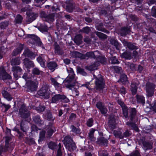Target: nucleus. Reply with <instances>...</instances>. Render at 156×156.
I'll return each instance as SVG.
<instances>
[{
  "mask_svg": "<svg viewBox=\"0 0 156 156\" xmlns=\"http://www.w3.org/2000/svg\"><path fill=\"white\" fill-rule=\"evenodd\" d=\"M67 70L69 75L63 82L64 86L67 88L72 90L73 93H76V96H78L79 94V92L77 89L74 87L77 82L75 77V75L73 70L70 68L67 69Z\"/></svg>",
  "mask_w": 156,
  "mask_h": 156,
  "instance_id": "f257e3e1",
  "label": "nucleus"
},
{
  "mask_svg": "<svg viewBox=\"0 0 156 156\" xmlns=\"http://www.w3.org/2000/svg\"><path fill=\"white\" fill-rule=\"evenodd\" d=\"M69 101V99L64 95L57 94L54 95L51 98L52 103H58L59 102L68 103Z\"/></svg>",
  "mask_w": 156,
  "mask_h": 156,
  "instance_id": "f03ea898",
  "label": "nucleus"
},
{
  "mask_svg": "<svg viewBox=\"0 0 156 156\" xmlns=\"http://www.w3.org/2000/svg\"><path fill=\"white\" fill-rule=\"evenodd\" d=\"M94 78L96 79L95 82V88L97 90H100L104 87L105 83L104 79L101 75H98L97 77L94 75Z\"/></svg>",
  "mask_w": 156,
  "mask_h": 156,
  "instance_id": "7ed1b4c3",
  "label": "nucleus"
},
{
  "mask_svg": "<svg viewBox=\"0 0 156 156\" xmlns=\"http://www.w3.org/2000/svg\"><path fill=\"white\" fill-rule=\"evenodd\" d=\"M27 36L30 38L29 41L31 43L36 44L39 46L43 48H44L40 38L34 34H28Z\"/></svg>",
  "mask_w": 156,
  "mask_h": 156,
  "instance_id": "20e7f679",
  "label": "nucleus"
},
{
  "mask_svg": "<svg viewBox=\"0 0 156 156\" xmlns=\"http://www.w3.org/2000/svg\"><path fill=\"white\" fill-rule=\"evenodd\" d=\"M50 89L48 85L44 86L38 92V94L45 99H48L50 97Z\"/></svg>",
  "mask_w": 156,
  "mask_h": 156,
  "instance_id": "39448f33",
  "label": "nucleus"
},
{
  "mask_svg": "<svg viewBox=\"0 0 156 156\" xmlns=\"http://www.w3.org/2000/svg\"><path fill=\"white\" fill-rule=\"evenodd\" d=\"M40 16L45 21L49 23L53 22L55 20V15L53 13H47L44 11H42L40 13Z\"/></svg>",
  "mask_w": 156,
  "mask_h": 156,
  "instance_id": "423d86ee",
  "label": "nucleus"
},
{
  "mask_svg": "<svg viewBox=\"0 0 156 156\" xmlns=\"http://www.w3.org/2000/svg\"><path fill=\"white\" fill-rule=\"evenodd\" d=\"M19 115L21 117L24 119L27 118L30 116V112L24 104L21 105L19 109Z\"/></svg>",
  "mask_w": 156,
  "mask_h": 156,
  "instance_id": "0eeeda50",
  "label": "nucleus"
},
{
  "mask_svg": "<svg viewBox=\"0 0 156 156\" xmlns=\"http://www.w3.org/2000/svg\"><path fill=\"white\" fill-rule=\"evenodd\" d=\"M155 88V85L154 84L148 82L146 85V90L147 95L148 97L152 96L154 94V90Z\"/></svg>",
  "mask_w": 156,
  "mask_h": 156,
  "instance_id": "6e6552de",
  "label": "nucleus"
},
{
  "mask_svg": "<svg viewBox=\"0 0 156 156\" xmlns=\"http://www.w3.org/2000/svg\"><path fill=\"white\" fill-rule=\"evenodd\" d=\"M46 135L48 137H50L53 133L55 131L56 129L53 126L52 122H50L49 125L46 126Z\"/></svg>",
  "mask_w": 156,
  "mask_h": 156,
  "instance_id": "1a4fd4ad",
  "label": "nucleus"
},
{
  "mask_svg": "<svg viewBox=\"0 0 156 156\" xmlns=\"http://www.w3.org/2000/svg\"><path fill=\"white\" fill-rule=\"evenodd\" d=\"M140 83L136 79L132 80L131 85V90L133 95H135L136 94L137 87Z\"/></svg>",
  "mask_w": 156,
  "mask_h": 156,
  "instance_id": "9d476101",
  "label": "nucleus"
},
{
  "mask_svg": "<svg viewBox=\"0 0 156 156\" xmlns=\"http://www.w3.org/2000/svg\"><path fill=\"white\" fill-rule=\"evenodd\" d=\"M38 84V82L36 81H28L27 83V88L29 90L31 91L36 90Z\"/></svg>",
  "mask_w": 156,
  "mask_h": 156,
  "instance_id": "9b49d317",
  "label": "nucleus"
},
{
  "mask_svg": "<svg viewBox=\"0 0 156 156\" xmlns=\"http://www.w3.org/2000/svg\"><path fill=\"white\" fill-rule=\"evenodd\" d=\"M0 78L3 80L11 79V76L6 72L3 67H0Z\"/></svg>",
  "mask_w": 156,
  "mask_h": 156,
  "instance_id": "f8f14e48",
  "label": "nucleus"
},
{
  "mask_svg": "<svg viewBox=\"0 0 156 156\" xmlns=\"http://www.w3.org/2000/svg\"><path fill=\"white\" fill-rule=\"evenodd\" d=\"M122 42L124 46L130 50H133L138 48V47L135 45V44H133L130 42H128L125 39L122 41Z\"/></svg>",
  "mask_w": 156,
  "mask_h": 156,
  "instance_id": "ddd939ff",
  "label": "nucleus"
},
{
  "mask_svg": "<svg viewBox=\"0 0 156 156\" xmlns=\"http://www.w3.org/2000/svg\"><path fill=\"white\" fill-rule=\"evenodd\" d=\"M84 55L85 56L84 59H87L89 58H96L99 56V53L98 51H96L94 52H87Z\"/></svg>",
  "mask_w": 156,
  "mask_h": 156,
  "instance_id": "4468645a",
  "label": "nucleus"
},
{
  "mask_svg": "<svg viewBox=\"0 0 156 156\" xmlns=\"http://www.w3.org/2000/svg\"><path fill=\"white\" fill-rule=\"evenodd\" d=\"M96 106L100 110L101 114L105 115L107 113L108 110L104 104L102 102H98L96 104Z\"/></svg>",
  "mask_w": 156,
  "mask_h": 156,
  "instance_id": "2eb2a0df",
  "label": "nucleus"
},
{
  "mask_svg": "<svg viewBox=\"0 0 156 156\" xmlns=\"http://www.w3.org/2000/svg\"><path fill=\"white\" fill-rule=\"evenodd\" d=\"M108 125L110 127L113 129L116 128L115 120L113 115H111L109 117Z\"/></svg>",
  "mask_w": 156,
  "mask_h": 156,
  "instance_id": "dca6fc26",
  "label": "nucleus"
},
{
  "mask_svg": "<svg viewBox=\"0 0 156 156\" xmlns=\"http://www.w3.org/2000/svg\"><path fill=\"white\" fill-rule=\"evenodd\" d=\"M27 18L26 22L28 23H30L34 20L36 18L37 16L32 12H30L29 14L27 13Z\"/></svg>",
  "mask_w": 156,
  "mask_h": 156,
  "instance_id": "f3484780",
  "label": "nucleus"
},
{
  "mask_svg": "<svg viewBox=\"0 0 156 156\" xmlns=\"http://www.w3.org/2000/svg\"><path fill=\"white\" fill-rule=\"evenodd\" d=\"M143 148L145 151L151 149L153 147V143L151 141H144L142 142Z\"/></svg>",
  "mask_w": 156,
  "mask_h": 156,
  "instance_id": "a211bd4d",
  "label": "nucleus"
},
{
  "mask_svg": "<svg viewBox=\"0 0 156 156\" xmlns=\"http://www.w3.org/2000/svg\"><path fill=\"white\" fill-rule=\"evenodd\" d=\"M23 63L25 67L27 68L30 69L31 67H34L35 66L33 62L30 60L28 58H25L24 59Z\"/></svg>",
  "mask_w": 156,
  "mask_h": 156,
  "instance_id": "6ab92c4d",
  "label": "nucleus"
},
{
  "mask_svg": "<svg viewBox=\"0 0 156 156\" xmlns=\"http://www.w3.org/2000/svg\"><path fill=\"white\" fill-rule=\"evenodd\" d=\"M23 54L25 57L30 58L32 59H34L36 56L35 54L27 49L25 50L23 52Z\"/></svg>",
  "mask_w": 156,
  "mask_h": 156,
  "instance_id": "aec40b11",
  "label": "nucleus"
},
{
  "mask_svg": "<svg viewBox=\"0 0 156 156\" xmlns=\"http://www.w3.org/2000/svg\"><path fill=\"white\" fill-rule=\"evenodd\" d=\"M6 136L5 137L6 146L8 147V144L11 139L12 134L11 133V130L7 128L5 132Z\"/></svg>",
  "mask_w": 156,
  "mask_h": 156,
  "instance_id": "412c9836",
  "label": "nucleus"
},
{
  "mask_svg": "<svg viewBox=\"0 0 156 156\" xmlns=\"http://www.w3.org/2000/svg\"><path fill=\"white\" fill-rule=\"evenodd\" d=\"M12 70L13 72V74L14 77L16 78H17L18 77L17 73H21L23 71L21 68L19 66H13Z\"/></svg>",
  "mask_w": 156,
  "mask_h": 156,
  "instance_id": "4be33fe9",
  "label": "nucleus"
},
{
  "mask_svg": "<svg viewBox=\"0 0 156 156\" xmlns=\"http://www.w3.org/2000/svg\"><path fill=\"white\" fill-rule=\"evenodd\" d=\"M63 142L65 146V147H68L69 149H70L69 146V144L71 143H74L73 141V140L69 136H66Z\"/></svg>",
  "mask_w": 156,
  "mask_h": 156,
  "instance_id": "5701e85b",
  "label": "nucleus"
},
{
  "mask_svg": "<svg viewBox=\"0 0 156 156\" xmlns=\"http://www.w3.org/2000/svg\"><path fill=\"white\" fill-rule=\"evenodd\" d=\"M57 66V64L55 62H50L47 63L48 68L51 72H53Z\"/></svg>",
  "mask_w": 156,
  "mask_h": 156,
  "instance_id": "b1692460",
  "label": "nucleus"
},
{
  "mask_svg": "<svg viewBox=\"0 0 156 156\" xmlns=\"http://www.w3.org/2000/svg\"><path fill=\"white\" fill-rule=\"evenodd\" d=\"M10 62L12 66L19 65L20 63V58L19 57L13 58L11 60Z\"/></svg>",
  "mask_w": 156,
  "mask_h": 156,
  "instance_id": "393cba45",
  "label": "nucleus"
},
{
  "mask_svg": "<svg viewBox=\"0 0 156 156\" xmlns=\"http://www.w3.org/2000/svg\"><path fill=\"white\" fill-rule=\"evenodd\" d=\"M55 52L58 55H62L63 54V51L60 48L59 46L56 43L54 44Z\"/></svg>",
  "mask_w": 156,
  "mask_h": 156,
  "instance_id": "a878e982",
  "label": "nucleus"
},
{
  "mask_svg": "<svg viewBox=\"0 0 156 156\" xmlns=\"http://www.w3.org/2000/svg\"><path fill=\"white\" fill-rule=\"evenodd\" d=\"M130 32L129 28L127 27H124L121 28L120 33L122 36H124Z\"/></svg>",
  "mask_w": 156,
  "mask_h": 156,
  "instance_id": "bb28decb",
  "label": "nucleus"
},
{
  "mask_svg": "<svg viewBox=\"0 0 156 156\" xmlns=\"http://www.w3.org/2000/svg\"><path fill=\"white\" fill-rule=\"evenodd\" d=\"M73 56L76 58H79L82 59H84L85 58V56L78 52L74 51L72 54Z\"/></svg>",
  "mask_w": 156,
  "mask_h": 156,
  "instance_id": "cd10ccee",
  "label": "nucleus"
},
{
  "mask_svg": "<svg viewBox=\"0 0 156 156\" xmlns=\"http://www.w3.org/2000/svg\"><path fill=\"white\" fill-rule=\"evenodd\" d=\"M33 120L34 121L36 124L41 125L43 123V121L41 119L40 116L39 115H36L33 117Z\"/></svg>",
  "mask_w": 156,
  "mask_h": 156,
  "instance_id": "c85d7f7f",
  "label": "nucleus"
},
{
  "mask_svg": "<svg viewBox=\"0 0 156 156\" xmlns=\"http://www.w3.org/2000/svg\"><path fill=\"white\" fill-rule=\"evenodd\" d=\"M82 37H83L81 34H78L75 36L74 41L77 44L79 45L82 43Z\"/></svg>",
  "mask_w": 156,
  "mask_h": 156,
  "instance_id": "c756f323",
  "label": "nucleus"
},
{
  "mask_svg": "<svg viewBox=\"0 0 156 156\" xmlns=\"http://www.w3.org/2000/svg\"><path fill=\"white\" fill-rule=\"evenodd\" d=\"M96 28L98 30L107 34H108L109 32V31L103 27V24L102 23H100L97 24L96 26Z\"/></svg>",
  "mask_w": 156,
  "mask_h": 156,
  "instance_id": "7c9ffc66",
  "label": "nucleus"
},
{
  "mask_svg": "<svg viewBox=\"0 0 156 156\" xmlns=\"http://www.w3.org/2000/svg\"><path fill=\"white\" fill-rule=\"evenodd\" d=\"M97 143L100 145L106 146L107 144L108 140L103 137H101L98 139Z\"/></svg>",
  "mask_w": 156,
  "mask_h": 156,
  "instance_id": "2f4dec72",
  "label": "nucleus"
},
{
  "mask_svg": "<svg viewBox=\"0 0 156 156\" xmlns=\"http://www.w3.org/2000/svg\"><path fill=\"white\" fill-rule=\"evenodd\" d=\"M121 129H119L114 130L113 133L115 137L120 139H122L123 138V136L122 134V132L121 131Z\"/></svg>",
  "mask_w": 156,
  "mask_h": 156,
  "instance_id": "473e14b6",
  "label": "nucleus"
},
{
  "mask_svg": "<svg viewBox=\"0 0 156 156\" xmlns=\"http://www.w3.org/2000/svg\"><path fill=\"white\" fill-rule=\"evenodd\" d=\"M23 49V47L22 45H20L15 50H14L12 53V55L16 56L20 53Z\"/></svg>",
  "mask_w": 156,
  "mask_h": 156,
  "instance_id": "72a5a7b5",
  "label": "nucleus"
},
{
  "mask_svg": "<svg viewBox=\"0 0 156 156\" xmlns=\"http://www.w3.org/2000/svg\"><path fill=\"white\" fill-rule=\"evenodd\" d=\"M122 58H124L126 59H130L131 58V55L129 51H126L121 55Z\"/></svg>",
  "mask_w": 156,
  "mask_h": 156,
  "instance_id": "f704fd0d",
  "label": "nucleus"
},
{
  "mask_svg": "<svg viewBox=\"0 0 156 156\" xmlns=\"http://www.w3.org/2000/svg\"><path fill=\"white\" fill-rule=\"evenodd\" d=\"M99 65L98 62H96L92 63L91 65L88 67V69L89 70H93L97 69L98 66Z\"/></svg>",
  "mask_w": 156,
  "mask_h": 156,
  "instance_id": "c9c22d12",
  "label": "nucleus"
},
{
  "mask_svg": "<svg viewBox=\"0 0 156 156\" xmlns=\"http://www.w3.org/2000/svg\"><path fill=\"white\" fill-rule=\"evenodd\" d=\"M137 101L138 103L142 104L144 105L145 103L144 98L141 95H136Z\"/></svg>",
  "mask_w": 156,
  "mask_h": 156,
  "instance_id": "e433bc0d",
  "label": "nucleus"
},
{
  "mask_svg": "<svg viewBox=\"0 0 156 156\" xmlns=\"http://www.w3.org/2000/svg\"><path fill=\"white\" fill-rule=\"evenodd\" d=\"M20 126L21 130L26 133V131L28 127L25 123V122L23 120L22 121L20 124Z\"/></svg>",
  "mask_w": 156,
  "mask_h": 156,
  "instance_id": "4c0bfd02",
  "label": "nucleus"
},
{
  "mask_svg": "<svg viewBox=\"0 0 156 156\" xmlns=\"http://www.w3.org/2000/svg\"><path fill=\"white\" fill-rule=\"evenodd\" d=\"M126 124L133 130L136 131H138V127L135 123L131 122H126Z\"/></svg>",
  "mask_w": 156,
  "mask_h": 156,
  "instance_id": "58836bf2",
  "label": "nucleus"
},
{
  "mask_svg": "<svg viewBox=\"0 0 156 156\" xmlns=\"http://www.w3.org/2000/svg\"><path fill=\"white\" fill-rule=\"evenodd\" d=\"M2 94L4 98H5L7 100L9 101L11 100L12 99L11 97L7 91L5 90H2Z\"/></svg>",
  "mask_w": 156,
  "mask_h": 156,
  "instance_id": "ea45409f",
  "label": "nucleus"
},
{
  "mask_svg": "<svg viewBox=\"0 0 156 156\" xmlns=\"http://www.w3.org/2000/svg\"><path fill=\"white\" fill-rule=\"evenodd\" d=\"M109 62L112 64H118L119 63L115 56H111L109 57Z\"/></svg>",
  "mask_w": 156,
  "mask_h": 156,
  "instance_id": "a19ab883",
  "label": "nucleus"
},
{
  "mask_svg": "<svg viewBox=\"0 0 156 156\" xmlns=\"http://www.w3.org/2000/svg\"><path fill=\"white\" fill-rule=\"evenodd\" d=\"M46 116L47 119L49 121H53L55 119L54 117H53L51 112L49 110L46 111Z\"/></svg>",
  "mask_w": 156,
  "mask_h": 156,
  "instance_id": "79ce46f5",
  "label": "nucleus"
},
{
  "mask_svg": "<svg viewBox=\"0 0 156 156\" xmlns=\"http://www.w3.org/2000/svg\"><path fill=\"white\" fill-rule=\"evenodd\" d=\"M37 60L42 67H45V60L41 56H39L38 57L37 59Z\"/></svg>",
  "mask_w": 156,
  "mask_h": 156,
  "instance_id": "37998d69",
  "label": "nucleus"
},
{
  "mask_svg": "<svg viewBox=\"0 0 156 156\" xmlns=\"http://www.w3.org/2000/svg\"><path fill=\"white\" fill-rule=\"evenodd\" d=\"M126 67L128 69H130L132 71L135 70V66L134 64L133 63L129 62H126L125 63Z\"/></svg>",
  "mask_w": 156,
  "mask_h": 156,
  "instance_id": "c03bdc74",
  "label": "nucleus"
},
{
  "mask_svg": "<svg viewBox=\"0 0 156 156\" xmlns=\"http://www.w3.org/2000/svg\"><path fill=\"white\" fill-rule=\"evenodd\" d=\"M74 8V5L71 2H69L66 6V9L68 12H71L73 11Z\"/></svg>",
  "mask_w": 156,
  "mask_h": 156,
  "instance_id": "a18cd8bd",
  "label": "nucleus"
},
{
  "mask_svg": "<svg viewBox=\"0 0 156 156\" xmlns=\"http://www.w3.org/2000/svg\"><path fill=\"white\" fill-rule=\"evenodd\" d=\"M95 34L100 39H105L107 38V36L102 33L96 31L95 32Z\"/></svg>",
  "mask_w": 156,
  "mask_h": 156,
  "instance_id": "49530a36",
  "label": "nucleus"
},
{
  "mask_svg": "<svg viewBox=\"0 0 156 156\" xmlns=\"http://www.w3.org/2000/svg\"><path fill=\"white\" fill-rule=\"evenodd\" d=\"M130 119L131 121H133V118H134L136 112V110L135 108H130Z\"/></svg>",
  "mask_w": 156,
  "mask_h": 156,
  "instance_id": "de8ad7c7",
  "label": "nucleus"
},
{
  "mask_svg": "<svg viewBox=\"0 0 156 156\" xmlns=\"http://www.w3.org/2000/svg\"><path fill=\"white\" fill-rule=\"evenodd\" d=\"M91 31L90 28L88 27H86L83 28L79 31V32H83L86 34H88Z\"/></svg>",
  "mask_w": 156,
  "mask_h": 156,
  "instance_id": "09e8293b",
  "label": "nucleus"
},
{
  "mask_svg": "<svg viewBox=\"0 0 156 156\" xmlns=\"http://www.w3.org/2000/svg\"><path fill=\"white\" fill-rule=\"evenodd\" d=\"M110 44L113 45L116 48L118 47L119 44L117 40L114 38H111L109 40Z\"/></svg>",
  "mask_w": 156,
  "mask_h": 156,
  "instance_id": "8fccbe9b",
  "label": "nucleus"
},
{
  "mask_svg": "<svg viewBox=\"0 0 156 156\" xmlns=\"http://www.w3.org/2000/svg\"><path fill=\"white\" fill-rule=\"evenodd\" d=\"M51 83L55 87H59L60 84L58 83L56 80V78H51L50 79Z\"/></svg>",
  "mask_w": 156,
  "mask_h": 156,
  "instance_id": "3c124183",
  "label": "nucleus"
},
{
  "mask_svg": "<svg viewBox=\"0 0 156 156\" xmlns=\"http://www.w3.org/2000/svg\"><path fill=\"white\" fill-rule=\"evenodd\" d=\"M95 131V129H92L90 131V133L88 134L89 138L91 141H94L95 140V138L94 136V133Z\"/></svg>",
  "mask_w": 156,
  "mask_h": 156,
  "instance_id": "603ef678",
  "label": "nucleus"
},
{
  "mask_svg": "<svg viewBox=\"0 0 156 156\" xmlns=\"http://www.w3.org/2000/svg\"><path fill=\"white\" fill-rule=\"evenodd\" d=\"M70 128L71 129V131L76 134L79 133L80 130V129L76 128L74 125H71L70 126Z\"/></svg>",
  "mask_w": 156,
  "mask_h": 156,
  "instance_id": "864d4df0",
  "label": "nucleus"
},
{
  "mask_svg": "<svg viewBox=\"0 0 156 156\" xmlns=\"http://www.w3.org/2000/svg\"><path fill=\"white\" fill-rule=\"evenodd\" d=\"M69 147H70V149H69V148L67 147H66V149H67L69 151H72L73 150H75L76 149V146L74 143H71L69 144Z\"/></svg>",
  "mask_w": 156,
  "mask_h": 156,
  "instance_id": "5fc2aeb1",
  "label": "nucleus"
},
{
  "mask_svg": "<svg viewBox=\"0 0 156 156\" xmlns=\"http://www.w3.org/2000/svg\"><path fill=\"white\" fill-rule=\"evenodd\" d=\"M122 111L125 117L126 118L127 117H128V109L126 106L123 107L122 108Z\"/></svg>",
  "mask_w": 156,
  "mask_h": 156,
  "instance_id": "6e6d98bb",
  "label": "nucleus"
},
{
  "mask_svg": "<svg viewBox=\"0 0 156 156\" xmlns=\"http://www.w3.org/2000/svg\"><path fill=\"white\" fill-rule=\"evenodd\" d=\"M99 156H108V154L107 152L104 150H101L98 151Z\"/></svg>",
  "mask_w": 156,
  "mask_h": 156,
  "instance_id": "4d7b16f0",
  "label": "nucleus"
},
{
  "mask_svg": "<svg viewBox=\"0 0 156 156\" xmlns=\"http://www.w3.org/2000/svg\"><path fill=\"white\" fill-rule=\"evenodd\" d=\"M9 23L7 21H4L0 23V28L2 29L5 28L8 25Z\"/></svg>",
  "mask_w": 156,
  "mask_h": 156,
  "instance_id": "13d9d810",
  "label": "nucleus"
},
{
  "mask_svg": "<svg viewBox=\"0 0 156 156\" xmlns=\"http://www.w3.org/2000/svg\"><path fill=\"white\" fill-rule=\"evenodd\" d=\"M48 147L50 149L54 150L57 147V146L55 143L51 142L48 144Z\"/></svg>",
  "mask_w": 156,
  "mask_h": 156,
  "instance_id": "bf43d9fd",
  "label": "nucleus"
},
{
  "mask_svg": "<svg viewBox=\"0 0 156 156\" xmlns=\"http://www.w3.org/2000/svg\"><path fill=\"white\" fill-rule=\"evenodd\" d=\"M23 19V17L21 15L19 14L17 15L16 18V23H21Z\"/></svg>",
  "mask_w": 156,
  "mask_h": 156,
  "instance_id": "052dcab7",
  "label": "nucleus"
},
{
  "mask_svg": "<svg viewBox=\"0 0 156 156\" xmlns=\"http://www.w3.org/2000/svg\"><path fill=\"white\" fill-rule=\"evenodd\" d=\"M35 109L39 112H41L44 110L45 107L44 106L40 105L38 107H35Z\"/></svg>",
  "mask_w": 156,
  "mask_h": 156,
  "instance_id": "680f3d73",
  "label": "nucleus"
},
{
  "mask_svg": "<svg viewBox=\"0 0 156 156\" xmlns=\"http://www.w3.org/2000/svg\"><path fill=\"white\" fill-rule=\"evenodd\" d=\"M120 80L123 83L126 82L127 80L126 75L122 74L120 76Z\"/></svg>",
  "mask_w": 156,
  "mask_h": 156,
  "instance_id": "e2e57ef3",
  "label": "nucleus"
},
{
  "mask_svg": "<svg viewBox=\"0 0 156 156\" xmlns=\"http://www.w3.org/2000/svg\"><path fill=\"white\" fill-rule=\"evenodd\" d=\"M41 72L39 69L37 67L34 68L32 70L33 73L35 75H39Z\"/></svg>",
  "mask_w": 156,
  "mask_h": 156,
  "instance_id": "0e129e2a",
  "label": "nucleus"
},
{
  "mask_svg": "<svg viewBox=\"0 0 156 156\" xmlns=\"http://www.w3.org/2000/svg\"><path fill=\"white\" fill-rule=\"evenodd\" d=\"M96 58H98L100 62L102 64H105L106 63L105 58V57H100V54H99V56L97 57Z\"/></svg>",
  "mask_w": 156,
  "mask_h": 156,
  "instance_id": "69168bd1",
  "label": "nucleus"
},
{
  "mask_svg": "<svg viewBox=\"0 0 156 156\" xmlns=\"http://www.w3.org/2000/svg\"><path fill=\"white\" fill-rule=\"evenodd\" d=\"M93 120L92 118H90L88 119L87 121L86 124L88 127H91L93 125Z\"/></svg>",
  "mask_w": 156,
  "mask_h": 156,
  "instance_id": "338daca9",
  "label": "nucleus"
},
{
  "mask_svg": "<svg viewBox=\"0 0 156 156\" xmlns=\"http://www.w3.org/2000/svg\"><path fill=\"white\" fill-rule=\"evenodd\" d=\"M130 156H141L140 153L137 151H133L129 155Z\"/></svg>",
  "mask_w": 156,
  "mask_h": 156,
  "instance_id": "774afa93",
  "label": "nucleus"
}]
</instances>
